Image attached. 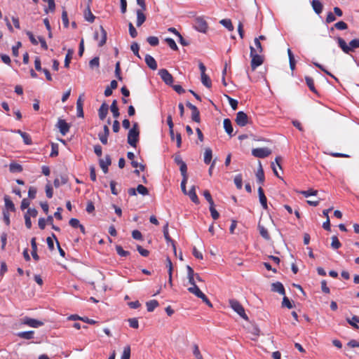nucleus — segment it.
<instances>
[{
  "label": "nucleus",
  "instance_id": "nucleus-20",
  "mask_svg": "<svg viewBox=\"0 0 359 359\" xmlns=\"http://www.w3.org/2000/svg\"><path fill=\"white\" fill-rule=\"evenodd\" d=\"M223 123H224V128L226 133L232 137L233 135V126H232L231 120L229 118H225L224 120Z\"/></svg>",
  "mask_w": 359,
  "mask_h": 359
},
{
  "label": "nucleus",
  "instance_id": "nucleus-6",
  "mask_svg": "<svg viewBox=\"0 0 359 359\" xmlns=\"http://www.w3.org/2000/svg\"><path fill=\"white\" fill-rule=\"evenodd\" d=\"M175 163L180 166V170L182 175H187V165L186 163L182 160L179 153L175 154L174 156Z\"/></svg>",
  "mask_w": 359,
  "mask_h": 359
},
{
  "label": "nucleus",
  "instance_id": "nucleus-5",
  "mask_svg": "<svg viewBox=\"0 0 359 359\" xmlns=\"http://www.w3.org/2000/svg\"><path fill=\"white\" fill-rule=\"evenodd\" d=\"M271 154V150L267 147L255 148L252 150V154L260 158L269 156Z\"/></svg>",
  "mask_w": 359,
  "mask_h": 359
},
{
  "label": "nucleus",
  "instance_id": "nucleus-7",
  "mask_svg": "<svg viewBox=\"0 0 359 359\" xmlns=\"http://www.w3.org/2000/svg\"><path fill=\"white\" fill-rule=\"evenodd\" d=\"M158 75L161 76V79L164 81V83L168 86H172L173 83L174 79L172 76L169 73V72L165 69H161L158 72Z\"/></svg>",
  "mask_w": 359,
  "mask_h": 359
},
{
  "label": "nucleus",
  "instance_id": "nucleus-31",
  "mask_svg": "<svg viewBox=\"0 0 359 359\" xmlns=\"http://www.w3.org/2000/svg\"><path fill=\"white\" fill-rule=\"evenodd\" d=\"M305 80H306V85L308 86L309 88L313 93H314L316 94H318L317 90L316 89V88L314 86V81H313V79L311 77L306 76L305 77Z\"/></svg>",
  "mask_w": 359,
  "mask_h": 359
},
{
  "label": "nucleus",
  "instance_id": "nucleus-59",
  "mask_svg": "<svg viewBox=\"0 0 359 359\" xmlns=\"http://www.w3.org/2000/svg\"><path fill=\"white\" fill-rule=\"evenodd\" d=\"M128 28L130 36L132 38H135L137 36V32L131 22L128 24Z\"/></svg>",
  "mask_w": 359,
  "mask_h": 359
},
{
  "label": "nucleus",
  "instance_id": "nucleus-14",
  "mask_svg": "<svg viewBox=\"0 0 359 359\" xmlns=\"http://www.w3.org/2000/svg\"><path fill=\"white\" fill-rule=\"evenodd\" d=\"M163 236H164L165 241H167L168 243H171L172 248H173L174 251L175 252L176 247H175V241L170 238L169 233H168V223H166L165 225L163 226Z\"/></svg>",
  "mask_w": 359,
  "mask_h": 359
},
{
  "label": "nucleus",
  "instance_id": "nucleus-19",
  "mask_svg": "<svg viewBox=\"0 0 359 359\" xmlns=\"http://www.w3.org/2000/svg\"><path fill=\"white\" fill-rule=\"evenodd\" d=\"M36 241V239L35 237L31 239L32 255L34 260L38 261L39 259V257L37 254V245Z\"/></svg>",
  "mask_w": 359,
  "mask_h": 359
},
{
  "label": "nucleus",
  "instance_id": "nucleus-54",
  "mask_svg": "<svg viewBox=\"0 0 359 359\" xmlns=\"http://www.w3.org/2000/svg\"><path fill=\"white\" fill-rule=\"evenodd\" d=\"M89 66L90 68L93 69L94 67H99L100 66V59L98 57H95L89 62Z\"/></svg>",
  "mask_w": 359,
  "mask_h": 359
},
{
  "label": "nucleus",
  "instance_id": "nucleus-26",
  "mask_svg": "<svg viewBox=\"0 0 359 359\" xmlns=\"http://www.w3.org/2000/svg\"><path fill=\"white\" fill-rule=\"evenodd\" d=\"M5 201V207L6 208V211L10 210L11 212H14L15 210V208L13 201L10 199L8 196H4Z\"/></svg>",
  "mask_w": 359,
  "mask_h": 359
},
{
  "label": "nucleus",
  "instance_id": "nucleus-50",
  "mask_svg": "<svg viewBox=\"0 0 359 359\" xmlns=\"http://www.w3.org/2000/svg\"><path fill=\"white\" fill-rule=\"evenodd\" d=\"M130 346H126L124 347L121 359H130Z\"/></svg>",
  "mask_w": 359,
  "mask_h": 359
},
{
  "label": "nucleus",
  "instance_id": "nucleus-21",
  "mask_svg": "<svg viewBox=\"0 0 359 359\" xmlns=\"http://www.w3.org/2000/svg\"><path fill=\"white\" fill-rule=\"evenodd\" d=\"M311 6L316 14H320L323 11V6L319 0H313L311 1Z\"/></svg>",
  "mask_w": 359,
  "mask_h": 359
},
{
  "label": "nucleus",
  "instance_id": "nucleus-38",
  "mask_svg": "<svg viewBox=\"0 0 359 359\" xmlns=\"http://www.w3.org/2000/svg\"><path fill=\"white\" fill-rule=\"evenodd\" d=\"M219 23L226 27L229 31H233L234 29L232 22L229 19H222L219 21Z\"/></svg>",
  "mask_w": 359,
  "mask_h": 359
},
{
  "label": "nucleus",
  "instance_id": "nucleus-23",
  "mask_svg": "<svg viewBox=\"0 0 359 359\" xmlns=\"http://www.w3.org/2000/svg\"><path fill=\"white\" fill-rule=\"evenodd\" d=\"M84 17L86 21L89 22H93L95 20V15L92 13L90 8V4L88 3L86 9L84 12Z\"/></svg>",
  "mask_w": 359,
  "mask_h": 359
},
{
  "label": "nucleus",
  "instance_id": "nucleus-3",
  "mask_svg": "<svg viewBox=\"0 0 359 359\" xmlns=\"http://www.w3.org/2000/svg\"><path fill=\"white\" fill-rule=\"evenodd\" d=\"M140 131L138 128V123H134L133 128L130 129L128 133V143L133 147H136L137 143L139 140Z\"/></svg>",
  "mask_w": 359,
  "mask_h": 359
},
{
  "label": "nucleus",
  "instance_id": "nucleus-40",
  "mask_svg": "<svg viewBox=\"0 0 359 359\" xmlns=\"http://www.w3.org/2000/svg\"><path fill=\"white\" fill-rule=\"evenodd\" d=\"M341 246L340 241L337 236H332L331 247L334 250H337Z\"/></svg>",
  "mask_w": 359,
  "mask_h": 359
},
{
  "label": "nucleus",
  "instance_id": "nucleus-8",
  "mask_svg": "<svg viewBox=\"0 0 359 359\" xmlns=\"http://www.w3.org/2000/svg\"><path fill=\"white\" fill-rule=\"evenodd\" d=\"M194 27L201 32H206L208 26L207 22L201 17H198L195 20Z\"/></svg>",
  "mask_w": 359,
  "mask_h": 359
},
{
  "label": "nucleus",
  "instance_id": "nucleus-2",
  "mask_svg": "<svg viewBox=\"0 0 359 359\" xmlns=\"http://www.w3.org/2000/svg\"><path fill=\"white\" fill-rule=\"evenodd\" d=\"M187 269L189 283L193 285L192 287L188 288L189 292H201L200 287L197 285L194 281L195 274L193 269L190 266H187ZM196 276L199 282H203L198 274H196Z\"/></svg>",
  "mask_w": 359,
  "mask_h": 359
},
{
  "label": "nucleus",
  "instance_id": "nucleus-63",
  "mask_svg": "<svg viewBox=\"0 0 359 359\" xmlns=\"http://www.w3.org/2000/svg\"><path fill=\"white\" fill-rule=\"evenodd\" d=\"M108 137H109V135H107L105 133H100L98 134L99 140H100V142L103 144H107V142H108Z\"/></svg>",
  "mask_w": 359,
  "mask_h": 359
},
{
  "label": "nucleus",
  "instance_id": "nucleus-47",
  "mask_svg": "<svg viewBox=\"0 0 359 359\" xmlns=\"http://www.w3.org/2000/svg\"><path fill=\"white\" fill-rule=\"evenodd\" d=\"M182 180L181 182V189H182V191L183 192L184 194H187V188H186V184H187V180H188V175H182Z\"/></svg>",
  "mask_w": 359,
  "mask_h": 359
},
{
  "label": "nucleus",
  "instance_id": "nucleus-18",
  "mask_svg": "<svg viewBox=\"0 0 359 359\" xmlns=\"http://www.w3.org/2000/svg\"><path fill=\"white\" fill-rule=\"evenodd\" d=\"M337 43L341 50L346 54H348L351 51V48H349V45H347L344 39L341 37H337Z\"/></svg>",
  "mask_w": 359,
  "mask_h": 359
},
{
  "label": "nucleus",
  "instance_id": "nucleus-44",
  "mask_svg": "<svg viewBox=\"0 0 359 359\" xmlns=\"http://www.w3.org/2000/svg\"><path fill=\"white\" fill-rule=\"evenodd\" d=\"M116 250L117 254L121 257H127L130 255L128 251L124 250L121 245H116Z\"/></svg>",
  "mask_w": 359,
  "mask_h": 359
},
{
  "label": "nucleus",
  "instance_id": "nucleus-22",
  "mask_svg": "<svg viewBox=\"0 0 359 359\" xmlns=\"http://www.w3.org/2000/svg\"><path fill=\"white\" fill-rule=\"evenodd\" d=\"M256 177H257V182L260 184H263V183L264 182V170H263L261 162H259V168L256 173Z\"/></svg>",
  "mask_w": 359,
  "mask_h": 359
},
{
  "label": "nucleus",
  "instance_id": "nucleus-57",
  "mask_svg": "<svg viewBox=\"0 0 359 359\" xmlns=\"http://www.w3.org/2000/svg\"><path fill=\"white\" fill-rule=\"evenodd\" d=\"M21 137L23 139V142L25 144L30 145L32 144V138L28 133H22Z\"/></svg>",
  "mask_w": 359,
  "mask_h": 359
},
{
  "label": "nucleus",
  "instance_id": "nucleus-29",
  "mask_svg": "<svg viewBox=\"0 0 359 359\" xmlns=\"http://www.w3.org/2000/svg\"><path fill=\"white\" fill-rule=\"evenodd\" d=\"M158 302L156 299H152L146 303L147 309L149 312H152L154 309L158 306Z\"/></svg>",
  "mask_w": 359,
  "mask_h": 359
},
{
  "label": "nucleus",
  "instance_id": "nucleus-34",
  "mask_svg": "<svg viewBox=\"0 0 359 359\" xmlns=\"http://www.w3.org/2000/svg\"><path fill=\"white\" fill-rule=\"evenodd\" d=\"M346 321L351 325L353 328L358 329L359 326L358 323H359V316H353L351 319L346 318Z\"/></svg>",
  "mask_w": 359,
  "mask_h": 359
},
{
  "label": "nucleus",
  "instance_id": "nucleus-13",
  "mask_svg": "<svg viewBox=\"0 0 359 359\" xmlns=\"http://www.w3.org/2000/svg\"><path fill=\"white\" fill-rule=\"evenodd\" d=\"M258 195L259 198V202L264 210H267V198L264 194V190L262 187L258 188Z\"/></svg>",
  "mask_w": 359,
  "mask_h": 359
},
{
  "label": "nucleus",
  "instance_id": "nucleus-39",
  "mask_svg": "<svg viewBox=\"0 0 359 359\" xmlns=\"http://www.w3.org/2000/svg\"><path fill=\"white\" fill-rule=\"evenodd\" d=\"M191 119L193 121L196 123H200L201 121L200 111L197 107L191 110Z\"/></svg>",
  "mask_w": 359,
  "mask_h": 359
},
{
  "label": "nucleus",
  "instance_id": "nucleus-1",
  "mask_svg": "<svg viewBox=\"0 0 359 359\" xmlns=\"http://www.w3.org/2000/svg\"><path fill=\"white\" fill-rule=\"evenodd\" d=\"M250 56L251 57L250 67L252 71H255L259 66L264 63V56L258 53L253 46H250Z\"/></svg>",
  "mask_w": 359,
  "mask_h": 359
},
{
  "label": "nucleus",
  "instance_id": "nucleus-36",
  "mask_svg": "<svg viewBox=\"0 0 359 359\" xmlns=\"http://www.w3.org/2000/svg\"><path fill=\"white\" fill-rule=\"evenodd\" d=\"M334 28H336L339 30H344L348 28V25L344 21H339V22H337V23H335L334 25V27L330 28V31L331 32L334 31Z\"/></svg>",
  "mask_w": 359,
  "mask_h": 359
},
{
  "label": "nucleus",
  "instance_id": "nucleus-41",
  "mask_svg": "<svg viewBox=\"0 0 359 359\" xmlns=\"http://www.w3.org/2000/svg\"><path fill=\"white\" fill-rule=\"evenodd\" d=\"M201 82L207 88H210L212 86L210 77L205 74L201 75Z\"/></svg>",
  "mask_w": 359,
  "mask_h": 359
},
{
  "label": "nucleus",
  "instance_id": "nucleus-60",
  "mask_svg": "<svg viewBox=\"0 0 359 359\" xmlns=\"http://www.w3.org/2000/svg\"><path fill=\"white\" fill-rule=\"evenodd\" d=\"M254 43H255V46L257 48L256 50L257 51V53H262L264 51V48H263V47L262 46L261 42L259 41V39L255 38L254 39Z\"/></svg>",
  "mask_w": 359,
  "mask_h": 359
},
{
  "label": "nucleus",
  "instance_id": "nucleus-62",
  "mask_svg": "<svg viewBox=\"0 0 359 359\" xmlns=\"http://www.w3.org/2000/svg\"><path fill=\"white\" fill-rule=\"evenodd\" d=\"M46 194L48 198H51L53 197V191L50 183H48L46 186Z\"/></svg>",
  "mask_w": 359,
  "mask_h": 359
},
{
  "label": "nucleus",
  "instance_id": "nucleus-48",
  "mask_svg": "<svg viewBox=\"0 0 359 359\" xmlns=\"http://www.w3.org/2000/svg\"><path fill=\"white\" fill-rule=\"evenodd\" d=\"M198 297L201 298L208 306L212 307V305L205 293H194Z\"/></svg>",
  "mask_w": 359,
  "mask_h": 359
},
{
  "label": "nucleus",
  "instance_id": "nucleus-49",
  "mask_svg": "<svg viewBox=\"0 0 359 359\" xmlns=\"http://www.w3.org/2000/svg\"><path fill=\"white\" fill-rule=\"evenodd\" d=\"M136 190L139 194H140L143 196H146V195L149 194L148 189L146 187L143 186L142 184H139L137 187Z\"/></svg>",
  "mask_w": 359,
  "mask_h": 359
},
{
  "label": "nucleus",
  "instance_id": "nucleus-32",
  "mask_svg": "<svg viewBox=\"0 0 359 359\" xmlns=\"http://www.w3.org/2000/svg\"><path fill=\"white\" fill-rule=\"evenodd\" d=\"M34 332L31 331H26V332H21L18 334V336L22 339H31L34 338Z\"/></svg>",
  "mask_w": 359,
  "mask_h": 359
},
{
  "label": "nucleus",
  "instance_id": "nucleus-16",
  "mask_svg": "<svg viewBox=\"0 0 359 359\" xmlns=\"http://www.w3.org/2000/svg\"><path fill=\"white\" fill-rule=\"evenodd\" d=\"M190 198L191 201L195 204H199L200 201L196 193V187L192 186L189 191L187 192V194Z\"/></svg>",
  "mask_w": 359,
  "mask_h": 359
},
{
  "label": "nucleus",
  "instance_id": "nucleus-52",
  "mask_svg": "<svg viewBox=\"0 0 359 359\" xmlns=\"http://www.w3.org/2000/svg\"><path fill=\"white\" fill-rule=\"evenodd\" d=\"M210 214H211V216L213 218V219L216 220L219 217V212L215 208V204H213L212 205H210Z\"/></svg>",
  "mask_w": 359,
  "mask_h": 359
},
{
  "label": "nucleus",
  "instance_id": "nucleus-55",
  "mask_svg": "<svg viewBox=\"0 0 359 359\" xmlns=\"http://www.w3.org/2000/svg\"><path fill=\"white\" fill-rule=\"evenodd\" d=\"M130 49L136 56L140 58V56L139 55L140 46L137 43L133 42L130 46Z\"/></svg>",
  "mask_w": 359,
  "mask_h": 359
},
{
  "label": "nucleus",
  "instance_id": "nucleus-27",
  "mask_svg": "<svg viewBox=\"0 0 359 359\" xmlns=\"http://www.w3.org/2000/svg\"><path fill=\"white\" fill-rule=\"evenodd\" d=\"M111 111L112 112L113 116L116 118H117L119 115V109L117 106V101L116 100H113L111 106H110Z\"/></svg>",
  "mask_w": 359,
  "mask_h": 359
},
{
  "label": "nucleus",
  "instance_id": "nucleus-30",
  "mask_svg": "<svg viewBox=\"0 0 359 359\" xmlns=\"http://www.w3.org/2000/svg\"><path fill=\"white\" fill-rule=\"evenodd\" d=\"M212 158V151L210 148H206L204 153V163L210 164Z\"/></svg>",
  "mask_w": 359,
  "mask_h": 359
},
{
  "label": "nucleus",
  "instance_id": "nucleus-15",
  "mask_svg": "<svg viewBox=\"0 0 359 359\" xmlns=\"http://www.w3.org/2000/svg\"><path fill=\"white\" fill-rule=\"evenodd\" d=\"M145 62L147 66L152 70L157 69V63L155 59L150 55L147 54L144 58Z\"/></svg>",
  "mask_w": 359,
  "mask_h": 359
},
{
  "label": "nucleus",
  "instance_id": "nucleus-64",
  "mask_svg": "<svg viewBox=\"0 0 359 359\" xmlns=\"http://www.w3.org/2000/svg\"><path fill=\"white\" fill-rule=\"evenodd\" d=\"M349 48H351V51L355 48H359V39H354L349 42Z\"/></svg>",
  "mask_w": 359,
  "mask_h": 359
},
{
  "label": "nucleus",
  "instance_id": "nucleus-9",
  "mask_svg": "<svg viewBox=\"0 0 359 359\" xmlns=\"http://www.w3.org/2000/svg\"><path fill=\"white\" fill-rule=\"evenodd\" d=\"M235 121L241 127L245 126L248 123V116L247 114L240 111L236 114Z\"/></svg>",
  "mask_w": 359,
  "mask_h": 359
},
{
  "label": "nucleus",
  "instance_id": "nucleus-61",
  "mask_svg": "<svg viewBox=\"0 0 359 359\" xmlns=\"http://www.w3.org/2000/svg\"><path fill=\"white\" fill-rule=\"evenodd\" d=\"M203 196L207 201L209 203L210 205L214 204V201L212 200V196L208 190H205L203 191Z\"/></svg>",
  "mask_w": 359,
  "mask_h": 359
},
{
  "label": "nucleus",
  "instance_id": "nucleus-28",
  "mask_svg": "<svg viewBox=\"0 0 359 359\" xmlns=\"http://www.w3.org/2000/svg\"><path fill=\"white\" fill-rule=\"evenodd\" d=\"M100 28L101 36H100V41L98 43V46L102 47L106 43L107 34L106 30L104 29V27L102 26H100Z\"/></svg>",
  "mask_w": 359,
  "mask_h": 359
},
{
  "label": "nucleus",
  "instance_id": "nucleus-35",
  "mask_svg": "<svg viewBox=\"0 0 359 359\" xmlns=\"http://www.w3.org/2000/svg\"><path fill=\"white\" fill-rule=\"evenodd\" d=\"M9 170L11 172H20L22 171V166L16 163H11L9 165Z\"/></svg>",
  "mask_w": 359,
  "mask_h": 359
},
{
  "label": "nucleus",
  "instance_id": "nucleus-51",
  "mask_svg": "<svg viewBox=\"0 0 359 359\" xmlns=\"http://www.w3.org/2000/svg\"><path fill=\"white\" fill-rule=\"evenodd\" d=\"M147 41L152 46H156L159 43V40L156 36H149Z\"/></svg>",
  "mask_w": 359,
  "mask_h": 359
},
{
  "label": "nucleus",
  "instance_id": "nucleus-12",
  "mask_svg": "<svg viewBox=\"0 0 359 359\" xmlns=\"http://www.w3.org/2000/svg\"><path fill=\"white\" fill-rule=\"evenodd\" d=\"M100 166L102 168L104 173H107L108 167L111 163V157L109 155H106L104 159H100L99 161Z\"/></svg>",
  "mask_w": 359,
  "mask_h": 359
},
{
  "label": "nucleus",
  "instance_id": "nucleus-37",
  "mask_svg": "<svg viewBox=\"0 0 359 359\" xmlns=\"http://www.w3.org/2000/svg\"><path fill=\"white\" fill-rule=\"evenodd\" d=\"M73 53H74V50L72 49H69L67 50V53L66 54L65 59V65H64L65 67H66V68L69 67V64H70L71 60L72 58Z\"/></svg>",
  "mask_w": 359,
  "mask_h": 359
},
{
  "label": "nucleus",
  "instance_id": "nucleus-46",
  "mask_svg": "<svg viewBox=\"0 0 359 359\" xmlns=\"http://www.w3.org/2000/svg\"><path fill=\"white\" fill-rule=\"evenodd\" d=\"M165 41L167 43V44L169 46V47L173 50H177L178 47L175 43V41L171 39V38H166L165 39Z\"/></svg>",
  "mask_w": 359,
  "mask_h": 359
},
{
  "label": "nucleus",
  "instance_id": "nucleus-42",
  "mask_svg": "<svg viewBox=\"0 0 359 359\" xmlns=\"http://www.w3.org/2000/svg\"><path fill=\"white\" fill-rule=\"evenodd\" d=\"M233 181H234V183L236 184V188L238 189H241L242 187H243V179H242L241 174L237 175L234 177V180Z\"/></svg>",
  "mask_w": 359,
  "mask_h": 359
},
{
  "label": "nucleus",
  "instance_id": "nucleus-58",
  "mask_svg": "<svg viewBox=\"0 0 359 359\" xmlns=\"http://www.w3.org/2000/svg\"><path fill=\"white\" fill-rule=\"evenodd\" d=\"M130 327L137 329L139 327V323L136 318H129L128 320Z\"/></svg>",
  "mask_w": 359,
  "mask_h": 359
},
{
  "label": "nucleus",
  "instance_id": "nucleus-25",
  "mask_svg": "<svg viewBox=\"0 0 359 359\" xmlns=\"http://www.w3.org/2000/svg\"><path fill=\"white\" fill-rule=\"evenodd\" d=\"M258 229L261 236L266 241H269L271 239V236L267 231V229L260 223L258 224Z\"/></svg>",
  "mask_w": 359,
  "mask_h": 359
},
{
  "label": "nucleus",
  "instance_id": "nucleus-53",
  "mask_svg": "<svg viewBox=\"0 0 359 359\" xmlns=\"http://www.w3.org/2000/svg\"><path fill=\"white\" fill-rule=\"evenodd\" d=\"M300 194L307 198L311 196H316L318 194V191L313 189H309L306 191H300Z\"/></svg>",
  "mask_w": 359,
  "mask_h": 359
},
{
  "label": "nucleus",
  "instance_id": "nucleus-33",
  "mask_svg": "<svg viewBox=\"0 0 359 359\" xmlns=\"http://www.w3.org/2000/svg\"><path fill=\"white\" fill-rule=\"evenodd\" d=\"M271 292H285L283 285L280 282H276L271 284Z\"/></svg>",
  "mask_w": 359,
  "mask_h": 359
},
{
  "label": "nucleus",
  "instance_id": "nucleus-11",
  "mask_svg": "<svg viewBox=\"0 0 359 359\" xmlns=\"http://www.w3.org/2000/svg\"><path fill=\"white\" fill-rule=\"evenodd\" d=\"M57 126L59 128L60 133L65 135L69 130L70 126L64 119L60 118L57 121Z\"/></svg>",
  "mask_w": 359,
  "mask_h": 359
},
{
  "label": "nucleus",
  "instance_id": "nucleus-45",
  "mask_svg": "<svg viewBox=\"0 0 359 359\" xmlns=\"http://www.w3.org/2000/svg\"><path fill=\"white\" fill-rule=\"evenodd\" d=\"M193 354L194 355L196 359H203L199 350V347L196 344H194L193 345Z\"/></svg>",
  "mask_w": 359,
  "mask_h": 359
},
{
  "label": "nucleus",
  "instance_id": "nucleus-56",
  "mask_svg": "<svg viewBox=\"0 0 359 359\" xmlns=\"http://www.w3.org/2000/svg\"><path fill=\"white\" fill-rule=\"evenodd\" d=\"M48 8H45V12L48 13V11L53 12L55 9V0H47Z\"/></svg>",
  "mask_w": 359,
  "mask_h": 359
},
{
  "label": "nucleus",
  "instance_id": "nucleus-24",
  "mask_svg": "<svg viewBox=\"0 0 359 359\" xmlns=\"http://www.w3.org/2000/svg\"><path fill=\"white\" fill-rule=\"evenodd\" d=\"M136 13H137V27H140L146 20V16L143 13V11L142 10H137L136 11Z\"/></svg>",
  "mask_w": 359,
  "mask_h": 359
},
{
  "label": "nucleus",
  "instance_id": "nucleus-10",
  "mask_svg": "<svg viewBox=\"0 0 359 359\" xmlns=\"http://www.w3.org/2000/svg\"><path fill=\"white\" fill-rule=\"evenodd\" d=\"M22 323L32 327H39L43 325V323L36 319L25 317L22 320Z\"/></svg>",
  "mask_w": 359,
  "mask_h": 359
},
{
  "label": "nucleus",
  "instance_id": "nucleus-17",
  "mask_svg": "<svg viewBox=\"0 0 359 359\" xmlns=\"http://www.w3.org/2000/svg\"><path fill=\"white\" fill-rule=\"evenodd\" d=\"M109 110V106L107 103L104 102L100 106L99 110H98V115L100 120H104Z\"/></svg>",
  "mask_w": 359,
  "mask_h": 359
},
{
  "label": "nucleus",
  "instance_id": "nucleus-43",
  "mask_svg": "<svg viewBox=\"0 0 359 359\" xmlns=\"http://www.w3.org/2000/svg\"><path fill=\"white\" fill-rule=\"evenodd\" d=\"M282 306L287 309H292L294 306L293 302L290 301L288 297L285 296L283 299Z\"/></svg>",
  "mask_w": 359,
  "mask_h": 359
},
{
  "label": "nucleus",
  "instance_id": "nucleus-4",
  "mask_svg": "<svg viewBox=\"0 0 359 359\" xmlns=\"http://www.w3.org/2000/svg\"><path fill=\"white\" fill-rule=\"evenodd\" d=\"M229 304L232 309L236 312L242 318L248 320L243 306L236 299H230Z\"/></svg>",
  "mask_w": 359,
  "mask_h": 359
}]
</instances>
